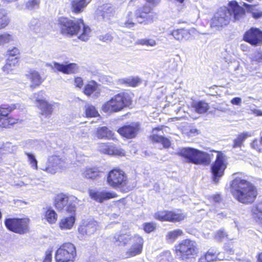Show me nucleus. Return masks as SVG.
I'll return each instance as SVG.
<instances>
[{
	"label": "nucleus",
	"instance_id": "obj_22",
	"mask_svg": "<svg viewBox=\"0 0 262 262\" xmlns=\"http://www.w3.org/2000/svg\"><path fill=\"white\" fill-rule=\"evenodd\" d=\"M115 12V8L110 5L106 4L101 7L100 9L97 10V14L99 19H102L106 20L110 19L111 17L114 16Z\"/></svg>",
	"mask_w": 262,
	"mask_h": 262
},
{
	"label": "nucleus",
	"instance_id": "obj_16",
	"mask_svg": "<svg viewBox=\"0 0 262 262\" xmlns=\"http://www.w3.org/2000/svg\"><path fill=\"white\" fill-rule=\"evenodd\" d=\"M45 93L41 91L37 93L34 94L33 98L35 99L38 108L41 111V114L46 116L51 115L53 111V107L51 104L48 103L43 98Z\"/></svg>",
	"mask_w": 262,
	"mask_h": 262
},
{
	"label": "nucleus",
	"instance_id": "obj_39",
	"mask_svg": "<svg viewBox=\"0 0 262 262\" xmlns=\"http://www.w3.org/2000/svg\"><path fill=\"white\" fill-rule=\"evenodd\" d=\"M45 218L49 223L53 224L57 221V214L53 209L50 208L45 212Z\"/></svg>",
	"mask_w": 262,
	"mask_h": 262
},
{
	"label": "nucleus",
	"instance_id": "obj_8",
	"mask_svg": "<svg viewBox=\"0 0 262 262\" xmlns=\"http://www.w3.org/2000/svg\"><path fill=\"white\" fill-rule=\"evenodd\" d=\"M5 224L9 230L20 234H24L29 230V220L27 219H7Z\"/></svg>",
	"mask_w": 262,
	"mask_h": 262
},
{
	"label": "nucleus",
	"instance_id": "obj_25",
	"mask_svg": "<svg viewBox=\"0 0 262 262\" xmlns=\"http://www.w3.org/2000/svg\"><path fill=\"white\" fill-rule=\"evenodd\" d=\"M68 196L62 193L57 194L54 199V206L58 210H62L68 203Z\"/></svg>",
	"mask_w": 262,
	"mask_h": 262
},
{
	"label": "nucleus",
	"instance_id": "obj_54",
	"mask_svg": "<svg viewBox=\"0 0 262 262\" xmlns=\"http://www.w3.org/2000/svg\"><path fill=\"white\" fill-rule=\"evenodd\" d=\"M11 39V36L8 34H3L0 35V45H3L5 43L8 42Z\"/></svg>",
	"mask_w": 262,
	"mask_h": 262
},
{
	"label": "nucleus",
	"instance_id": "obj_1",
	"mask_svg": "<svg viewBox=\"0 0 262 262\" xmlns=\"http://www.w3.org/2000/svg\"><path fill=\"white\" fill-rule=\"evenodd\" d=\"M245 14L244 9L235 1L229 3V8H220L211 19L210 26L216 30H220L227 26L233 15L235 20H238Z\"/></svg>",
	"mask_w": 262,
	"mask_h": 262
},
{
	"label": "nucleus",
	"instance_id": "obj_55",
	"mask_svg": "<svg viewBox=\"0 0 262 262\" xmlns=\"http://www.w3.org/2000/svg\"><path fill=\"white\" fill-rule=\"evenodd\" d=\"M222 256H220L221 259H227L230 255L233 254V251L231 249H225L224 251L220 252Z\"/></svg>",
	"mask_w": 262,
	"mask_h": 262
},
{
	"label": "nucleus",
	"instance_id": "obj_26",
	"mask_svg": "<svg viewBox=\"0 0 262 262\" xmlns=\"http://www.w3.org/2000/svg\"><path fill=\"white\" fill-rule=\"evenodd\" d=\"M170 34L174 39L179 41L187 40L190 38V34L189 31L185 29H180L173 30Z\"/></svg>",
	"mask_w": 262,
	"mask_h": 262
},
{
	"label": "nucleus",
	"instance_id": "obj_4",
	"mask_svg": "<svg viewBox=\"0 0 262 262\" xmlns=\"http://www.w3.org/2000/svg\"><path fill=\"white\" fill-rule=\"evenodd\" d=\"M178 155L184 158L186 162L205 166L211 163L213 157L212 153L208 154L191 147L180 148Z\"/></svg>",
	"mask_w": 262,
	"mask_h": 262
},
{
	"label": "nucleus",
	"instance_id": "obj_9",
	"mask_svg": "<svg viewBox=\"0 0 262 262\" xmlns=\"http://www.w3.org/2000/svg\"><path fill=\"white\" fill-rule=\"evenodd\" d=\"M225 161V156L223 154H218L215 162L211 164L212 180L215 184L218 183L220 178L224 175V171L226 168Z\"/></svg>",
	"mask_w": 262,
	"mask_h": 262
},
{
	"label": "nucleus",
	"instance_id": "obj_5",
	"mask_svg": "<svg viewBox=\"0 0 262 262\" xmlns=\"http://www.w3.org/2000/svg\"><path fill=\"white\" fill-rule=\"evenodd\" d=\"M131 99L127 93L121 92L113 96L102 106L105 113L118 112L131 104Z\"/></svg>",
	"mask_w": 262,
	"mask_h": 262
},
{
	"label": "nucleus",
	"instance_id": "obj_47",
	"mask_svg": "<svg viewBox=\"0 0 262 262\" xmlns=\"http://www.w3.org/2000/svg\"><path fill=\"white\" fill-rule=\"evenodd\" d=\"M243 5L247 9L248 11L251 12L252 15L254 18L257 19L262 16V12H252V8L254 7L253 5H249V4H248L246 3H244Z\"/></svg>",
	"mask_w": 262,
	"mask_h": 262
},
{
	"label": "nucleus",
	"instance_id": "obj_50",
	"mask_svg": "<svg viewBox=\"0 0 262 262\" xmlns=\"http://www.w3.org/2000/svg\"><path fill=\"white\" fill-rule=\"evenodd\" d=\"M251 147L259 152H262V137L260 140H254L251 143Z\"/></svg>",
	"mask_w": 262,
	"mask_h": 262
},
{
	"label": "nucleus",
	"instance_id": "obj_37",
	"mask_svg": "<svg viewBox=\"0 0 262 262\" xmlns=\"http://www.w3.org/2000/svg\"><path fill=\"white\" fill-rule=\"evenodd\" d=\"M49 163L55 169H60L63 166V161L57 156L51 157L49 159Z\"/></svg>",
	"mask_w": 262,
	"mask_h": 262
},
{
	"label": "nucleus",
	"instance_id": "obj_35",
	"mask_svg": "<svg viewBox=\"0 0 262 262\" xmlns=\"http://www.w3.org/2000/svg\"><path fill=\"white\" fill-rule=\"evenodd\" d=\"M83 175L87 179L95 180L100 176V172L96 168H89L85 169Z\"/></svg>",
	"mask_w": 262,
	"mask_h": 262
},
{
	"label": "nucleus",
	"instance_id": "obj_34",
	"mask_svg": "<svg viewBox=\"0 0 262 262\" xmlns=\"http://www.w3.org/2000/svg\"><path fill=\"white\" fill-rule=\"evenodd\" d=\"M151 139L156 142L161 143L164 147H169L170 145V142L169 140L163 137L162 135H153L150 137Z\"/></svg>",
	"mask_w": 262,
	"mask_h": 262
},
{
	"label": "nucleus",
	"instance_id": "obj_36",
	"mask_svg": "<svg viewBox=\"0 0 262 262\" xmlns=\"http://www.w3.org/2000/svg\"><path fill=\"white\" fill-rule=\"evenodd\" d=\"M142 247H131L125 253V257L128 258L141 253Z\"/></svg>",
	"mask_w": 262,
	"mask_h": 262
},
{
	"label": "nucleus",
	"instance_id": "obj_46",
	"mask_svg": "<svg viewBox=\"0 0 262 262\" xmlns=\"http://www.w3.org/2000/svg\"><path fill=\"white\" fill-rule=\"evenodd\" d=\"M25 154L27 156L28 160L30 162V164L32 168H33L35 169H37V161L34 156V155L25 152Z\"/></svg>",
	"mask_w": 262,
	"mask_h": 262
},
{
	"label": "nucleus",
	"instance_id": "obj_57",
	"mask_svg": "<svg viewBox=\"0 0 262 262\" xmlns=\"http://www.w3.org/2000/svg\"><path fill=\"white\" fill-rule=\"evenodd\" d=\"M66 210L68 212L71 213V215H74L76 210L75 205L73 203H69L67 207Z\"/></svg>",
	"mask_w": 262,
	"mask_h": 262
},
{
	"label": "nucleus",
	"instance_id": "obj_23",
	"mask_svg": "<svg viewBox=\"0 0 262 262\" xmlns=\"http://www.w3.org/2000/svg\"><path fill=\"white\" fill-rule=\"evenodd\" d=\"M140 82V79L138 77L133 76L118 79L116 81L117 85L132 87H136Z\"/></svg>",
	"mask_w": 262,
	"mask_h": 262
},
{
	"label": "nucleus",
	"instance_id": "obj_48",
	"mask_svg": "<svg viewBox=\"0 0 262 262\" xmlns=\"http://www.w3.org/2000/svg\"><path fill=\"white\" fill-rule=\"evenodd\" d=\"M29 27L31 30L36 32L39 31L40 23L39 20L36 18L32 19L29 23Z\"/></svg>",
	"mask_w": 262,
	"mask_h": 262
},
{
	"label": "nucleus",
	"instance_id": "obj_63",
	"mask_svg": "<svg viewBox=\"0 0 262 262\" xmlns=\"http://www.w3.org/2000/svg\"><path fill=\"white\" fill-rule=\"evenodd\" d=\"M213 201L215 203H219L221 201V196L220 194H215L212 196Z\"/></svg>",
	"mask_w": 262,
	"mask_h": 262
},
{
	"label": "nucleus",
	"instance_id": "obj_53",
	"mask_svg": "<svg viewBox=\"0 0 262 262\" xmlns=\"http://www.w3.org/2000/svg\"><path fill=\"white\" fill-rule=\"evenodd\" d=\"M252 59V61L262 63V50H259L255 52Z\"/></svg>",
	"mask_w": 262,
	"mask_h": 262
},
{
	"label": "nucleus",
	"instance_id": "obj_59",
	"mask_svg": "<svg viewBox=\"0 0 262 262\" xmlns=\"http://www.w3.org/2000/svg\"><path fill=\"white\" fill-rule=\"evenodd\" d=\"M43 262H52V251L48 250L46 252Z\"/></svg>",
	"mask_w": 262,
	"mask_h": 262
},
{
	"label": "nucleus",
	"instance_id": "obj_58",
	"mask_svg": "<svg viewBox=\"0 0 262 262\" xmlns=\"http://www.w3.org/2000/svg\"><path fill=\"white\" fill-rule=\"evenodd\" d=\"M99 39L104 42L111 41L113 39V37L110 34H106L104 35H101Z\"/></svg>",
	"mask_w": 262,
	"mask_h": 262
},
{
	"label": "nucleus",
	"instance_id": "obj_43",
	"mask_svg": "<svg viewBox=\"0 0 262 262\" xmlns=\"http://www.w3.org/2000/svg\"><path fill=\"white\" fill-rule=\"evenodd\" d=\"M247 133L243 134L238 136V137L234 140V144L233 145V148L241 147L244 141L247 138Z\"/></svg>",
	"mask_w": 262,
	"mask_h": 262
},
{
	"label": "nucleus",
	"instance_id": "obj_27",
	"mask_svg": "<svg viewBox=\"0 0 262 262\" xmlns=\"http://www.w3.org/2000/svg\"><path fill=\"white\" fill-rule=\"evenodd\" d=\"M84 93L88 96L97 97L99 95L100 92L98 90L96 82L92 81L87 84L84 89Z\"/></svg>",
	"mask_w": 262,
	"mask_h": 262
},
{
	"label": "nucleus",
	"instance_id": "obj_41",
	"mask_svg": "<svg viewBox=\"0 0 262 262\" xmlns=\"http://www.w3.org/2000/svg\"><path fill=\"white\" fill-rule=\"evenodd\" d=\"M183 232L180 229H177L172 231L168 232L166 235V238L169 242L174 241L176 238L180 235H181Z\"/></svg>",
	"mask_w": 262,
	"mask_h": 262
},
{
	"label": "nucleus",
	"instance_id": "obj_64",
	"mask_svg": "<svg viewBox=\"0 0 262 262\" xmlns=\"http://www.w3.org/2000/svg\"><path fill=\"white\" fill-rule=\"evenodd\" d=\"M257 258L258 262H262V252L257 254Z\"/></svg>",
	"mask_w": 262,
	"mask_h": 262
},
{
	"label": "nucleus",
	"instance_id": "obj_10",
	"mask_svg": "<svg viewBox=\"0 0 262 262\" xmlns=\"http://www.w3.org/2000/svg\"><path fill=\"white\" fill-rule=\"evenodd\" d=\"M76 256L75 247H59L55 254L56 262H74Z\"/></svg>",
	"mask_w": 262,
	"mask_h": 262
},
{
	"label": "nucleus",
	"instance_id": "obj_45",
	"mask_svg": "<svg viewBox=\"0 0 262 262\" xmlns=\"http://www.w3.org/2000/svg\"><path fill=\"white\" fill-rule=\"evenodd\" d=\"M85 114L88 117H96L98 115V112L93 105H87L85 106Z\"/></svg>",
	"mask_w": 262,
	"mask_h": 262
},
{
	"label": "nucleus",
	"instance_id": "obj_21",
	"mask_svg": "<svg viewBox=\"0 0 262 262\" xmlns=\"http://www.w3.org/2000/svg\"><path fill=\"white\" fill-rule=\"evenodd\" d=\"M89 193L92 199L99 202H102L105 200L114 198L117 196V194L115 193L106 191L99 192L90 190Z\"/></svg>",
	"mask_w": 262,
	"mask_h": 262
},
{
	"label": "nucleus",
	"instance_id": "obj_31",
	"mask_svg": "<svg viewBox=\"0 0 262 262\" xmlns=\"http://www.w3.org/2000/svg\"><path fill=\"white\" fill-rule=\"evenodd\" d=\"M192 106L199 114L205 113L209 108L208 104L203 101H194L192 104Z\"/></svg>",
	"mask_w": 262,
	"mask_h": 262
},
{
	"label": "nucleus",
	"instance_id": "obj_42",
	"mask_svg": "<svg viewBox=\"0 0 262 262\" xmlns=\"http://www.w3.org/2000/svg\"><path fill=\"white\" fill-rule=\"evenodd\" d=\"M207 258L208 259L209 262H211L217 259L221 260L220 257L221 253L213 252L210 250H208L206 253Z\"/></svg>",
	"mask_w": 262,
	"mask_h": 262
},
{
	"label": "nucleus",
	"instance_id": "obj_24",
	"mask_svg": "<svg viewBox=\"0 0 262 262\" xmlns=\"http://www.w3.org/2000/svg\"><path fill=\"white\" fill-rule=\"evenodd\" d=\"M26 76L30 80V87L33 89L40 85L43 81L39 73L35 70H30Z\"/></svg>",
	"mask_w": 262,
	"mask_h": 262
},
{
	"label": "nucleus",
	"instance_id": "obj_32",
	"mask_svg": "<svg viewBox=\"0 0 262 262\" xmlns=\"http://www.w3.org/2000/svg\"><path fill=\"white\" fill-rule=\"evenodd\" d=\"M75 221L74 215H71L69 217L62 219L60 222L59 226L61 229H70Z\"/></svg>",
	"mask_w": 262,
	"mask_h": 262
},
{
	"label": "nucleus",
	"instance_id": "obj_56",
	"mask_svg": "<svg viewBox=\"0 0 262 262\" xmlns=\"http://www.w3.org/2000/svg\"><path fill=\"white\" fill-rule=\"evenodd\" d=\"M19 53V50L16 48H13L11 50H8L7 51V54L9 55L8 58H17V56Z\"/></svg>",
	"mask_w": 262,
	"mask_h": 262
},
{
	"label": "nucleus",
	"instance_id": "obj_49",
	"mask_svg": "<svg viewBox=\"0 0 262 262\" xmlns=\"http://www.w3.org/2000/svg\"><path fill=\"white\" fill-rule=\"evenodd\" d=\"M225 238H228V234L224 229H221L215 234V238L217 241H221Z\"/></svg>",
	"mask_w": 262,
	"mask_h": 262
},
{
	"label": "nucleus",
	"instance_id": "obj_28",
	"mask_svg": "<svg viewBox=\"0 0 262 262\" xmlns=\"http://www.w3.org/2000/svg\"><path fill=\"white\" fill-rule=\"evenodd\" d=\"M96 136L99 139H113L114 133L106 126L99 127L97 129Z\"/></svg>",
	"mask_w": 262,
	"mask_h": 262
},
{
	"label": "nucleus",
	"instance_id": "obj_51",
	"mask_svg": "<svg viewBox=\"0 0 262 262\" xmlns=\"http://www.w3.org/2000/svg\"><path fill=\"white\" fill-rule=\"evenodd\" d=\"M156 228V224L154 223H146L143 225V229L146 233H149L154 231Z\"/></svg>",
	"mask_w": 262,
	"mask_h": 262
},
{
	"label": "nucleus",
	"instance_id": "obj_44",
	"mask_svg": "<svg viewBox=\"0 0 262 262\" xmlns=\"http://www.w3.org/2000/svg\"><path fill=\"white\" fill-rule=\"evenodd\" d=\"M136 43L141 45H145L147 46L154 47L156 45V42L152 39H140L136 41Z\"/></svg>",
	"mask_w": 262,
	"mask_h": 262
},
{
	"label": "nucleus",
	"instance_id": "obj_61",
	"mask_svg": "<svg viewBox=\"0 0 262 262\" xmlns=\"http://www.w3.org/2000/svg\"><path fill=\"white\" fill-rule=\"evenodd\" d=\"M75 83L77 87L81 88L83 84L82 79L80 77L76 78L75 79Z\"/></svg>",
	"mask_w": 262,
	"mask_h": 262
},
{
	"label": "nucleus",
	"instance_id": "obj_3",
	"mask_svg": "<svg viewBox=\"0 0 262 262\" xmlns=\"http://www.w3.org/2000/svg\"><path fill=\"white\" fill-rule=\"evenodd\" d=\"M61 33L68 37L77 35L83 27L82 33L78 38L85 41L89 39L90 29L84 26L82 19L72 20L67 17H61L57 20Z\"/></svg>",
	"mask_w": 262,
	"mask_h": 262
},
{
	"label": "nucleus",
	"instance_id": "obj_2",
	"mask_svg": "<svg viewBox=\"0 0 262 262\" xmlns=\"http://www.w3.org/2000/svg\"><path fill=\"white\" fill-rule=\"evenodd\" d=\"M231 189L234 198L243 204L253 203L257 195L256 187L251 183L241 178H236L232 181Z\"/></svg>",
	"mask_w": 262,
	"mask_h": 262
},
{
	"label": "nucleus",
	"instance_id": "obj_62",
	"mask_svg": "<svg viewBox=\"0 0 262 262\" xmlns=\"http://www.w3.org/2000/svg\"><path fill=\"white\" fill-rule=\"evenodd\" d=\"M231 102L234 105H239L241 104L242 99L239 97H235L231 100Z\"/></svg>",
	"mask_w": 262,
	"mask_h": 262
},
{
	"label": "nucleus",
	"instance_id": "obj_12",
	"mask_svg": "<svg viewBox=\"0 0 262 262\" xmlns=\"http://www.w3.org/2000/svg\"><path fill=\"white\" fill-rule=\"evenodd\" d=\"M110 240L116 246L125 245L128 244V240L133 243L132 246H143V239L138 235L129 238L128 236L126 234H116L115 235L110 237Z\"/></svg>",
	"mask_w": 262,
	"mask_h": 262
},
{
	"label": "nucleus",
	"instance_id": "obj_13",
	"mask_svg": "<svg viewBox=\"0 0 262 262\" xmlns=\"http://www.w3.org/2000/svg\"><path fill=\"white\" fill-rule=\"evenodd\" d=\"M17 108H19L18 104H12L7 107L0 106V127H9L15 123V120L8 118V115L12 111Z\"/></svg>",
	"mask_w": 262,
	"mask_h": 262
},
{
	"label": "nucleus",
	"instance_id": "obj_33",
	"mask_svg": "<svg viewBox=\"0 0 262 262\" xmlns=\"http://www.w3.org/2000/svg\"><path fill=\"white\" fill-rule=\"evenodd\" d=\"M18 58H8L6 63L3 67V71L6 74L10 73L17 66Z\"/></svg>",
	"mask_w": 262,
	"mask_h": 262
},
{
	"label": "nucleus",
	"instance_id": "obj_17",
	"mask_svg": "<svg viewBox=\"0 0 262 262\" xmlns=\"http://www.w3.org/2000/svg\"><path fill=\"white\" fill-rule=\"evenodd\" d=\"M155 217L159 221H166L172 222H180L183 220L185 216L181 213H176L172 211H160L155 214Z\"/></svg>",
	"mask_w": 262,
	"mask_h": 262
},
{
	"label": "nucleus",
	"instance_id": "obj_29",
	"mask_svg": "<svg viewBox=\"0 0 262 262\" xmlns=\"http://www.w3.org/2000/svg\"><path fill=\"white\" fill-rule=\"evenodd\" d=\"M87 0H74L71 2L72 9L75 13H80L90 3Z\"/></svg>",
	"mask_w": 262,
	"mask_h": 262
},
{
	"label": "nucleus",
	"instance_id": "obj_40",
	"mask_svg": "<svg viewBox=\"0 0 262 262\" xmlns=\"http://www.w3.org/2000/svg\"><path fill=\"white\" fill-rule=\"evenodd\" d=\"M9 23L7 11L5 9L0 10V29L6 27Z\"/></svg>",
	"mask_w": 262,
	"mask_h": 262
},
{
	"label": "nucleus",
	"instance_id": "obj_19",
	"mask_svg": "<svg viewBox=\"0 0 262 262\" xmlns=\"http://www.w3.org/2000/svg\"><path fill=\"white\" fill-rule=\"evenodd\" d=\"M46 66L51 67L52 69L55 68L58 71L66 74L76 73L78 69L77 65L74 63L64 64L56 62H53V64L52 63H47Z\"/></svg>",
	"mask_w": 262,
	"mask_h": 262
},
{
	"label": "nucleus",
	"instance_id": "obj_11",
	"mask_svg": "<svg viewBox=\"0 0 262 262\" xmlns=\"http://www.w3.org/2000/svg\"><path fill=\"white\" fill-rule=\"evenodd\" d=\"M243 40L252 46L262 45V31L258 28L252 27L245 32Z\"/></svg>",
	"mask_w": 262,
	"mask_h": 262
},
{
	"label": "nucleus",
	"instance_id": "obj_20",
	"mask_svg": "<svg viewBox=\"0 0 262 262\" xmlns=\"http://www.w3.org/2000/svg\"><path fill=\"white\" fill-rule=\"evenodd\" d=\"M98 148L101 152L110 155L124 156L125 155L124 150L116 147L113 143H101Z\"/></svg>",
	"mask_w": 262,
	"mask_h": 262
},
{
	"label": "nucleus",
	"instance_id": "obj_30",
	"mask_svg": "<svg viewBox=\"0 0 262 262\" xmlns=\"http://www.w3.org/2000/svg\"><path fill=\"white\" fill-rule=\"evenodd\" d=\"M135 24L134 15L130 11H129L125 17L120 22V26L127 28H131L135 26Z\"/></svg>",
	"mask_w": 262,
	"mask_h": 262
},
{
	"label": "nucleus",
	"instance_id": "obj_38",
	"mask_svg": "<svg viewBox=\"0 0 262 262\" xmlns=\"http://www.w3.org/2000/svg\"><path fill=\"white\" fill-rule=\"evenodd\" d=\"M252 211L254 217L258 219L260 222H262V202L255 204Z\"/></svg>",
	"mask_w": 262,
	"mask_h": 262
},
{
	"label": "nucleus",
	"instance_id": "obj_14",
	"mask_svg": "<svg viewBox=\"0 0 262 262\" xmlns=\"http://www.w3.org/2000/svg\"><path fill=\"white\" fill-rule=\"evenodd\" d=\"M97 229V222L94 220L85 221L78 228V237L80 240H85L94 234Z\"/></svg>",
	"mask_w": 262,
	"mask_h": 262
},
{
	"label": "nucleus",
	"instance_id": "obj_18",
	"mask_svg": "<svg viewBox=\"0 0 262 262\" xmlns=\"http://www.w3.org/2000/svg\"><path fill=\"white\" fill-rule=\"evenodd\" d=\"M139 123H132L129 125H124L118 129V132L123 137L127 139H132L136 137L140 130Z\"/></svg>",
	"mask_w": 262,
	"mask_h": 262
},
{
	"label": "nucleus",
	"instance_id": "obj_60",
	"mask_svg": "<svg viewBox=\"0 0 262 262\" xmlns=\"http://www.w3.org/2000/svg\"><path fill=\"white\" fill-rule=\"evenodd\" d=\"M195 242L188 239H186L179 244V246H194Z\"/></svg>",
	"mask_w": 262,
	"mask_h": 262
},
{
	"label": "nucleus",
	"instance_id": "obj_52",
	"mask_svg": "<svg viewBox=\"0 0 262 262\" xmlns=\"http://www.w3.org/2000/svg\"><path fill=\"white\" fill-rule=\"evenodd\" d=\"M39 3V0H31L26 3V6L28 9L31 10L38 8Z\"/></svg>",
	"mask_w": 262,
	"mask_h": 262
},
{
	"label": "nucleus",
	"instance_id": "obj_15",
	"mask_svg": "<svg viewBox=\"0 0 262 262\" xmlns=\"http://www.w3.org/2000/svg\"><path fill=\"white\" fill-rule=\"evenodd\" d=\"M136 19L140 23L147 24L154 20V14L149 6H144L137 9L135 13Z\"/></svg>",
	"mask_w": 262,
	"mask_h": 262
},
{
	"label": "nucleus",
	"instance_id": "obj_6",
	"mask_svg": "<svg viewBox=\"0 0 262 262\" xmlns=\"http://www.w3.org/2000/svg\"><path fill=\"white\" fill-rule=\"evenodd\" d=\"M175 250L176 256L180 259L187 262H196L199 251L196 247H177ZM198 262H209L206 254L201 256Z\"/></svg>",
	"mask_w": 262,
	"mask_h": 262
},
{
	"label": "nucleus",
	"instance_id": "obj_7",
	"mask_svg": "<svg viewBox=\"0 0 262 262\" xmlns=\"http://www.w3.org/2000/svg\"><path fill=\"white\" fill-rule=\"evenodd\" d=\"M107 183L114 188H123L127 183V177L122 170L113 169L107 174Z\"/></svg>",
	"mask_w": 262,
	"mask_h": 262
}]
</instances>
